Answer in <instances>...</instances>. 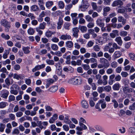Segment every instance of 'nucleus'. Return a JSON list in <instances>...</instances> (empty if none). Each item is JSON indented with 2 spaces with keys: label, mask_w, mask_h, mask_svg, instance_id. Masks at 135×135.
Instances as JSON below:
<instances>
[{
  "label": "nucleus",
  "mask_w": 135,
  "mask_h": 135,
  "mask_svg": "<svg viewBox=\"0 0 135 135\" xmlns=\"http://www.w3.org/2000/svg\"><path fill=\"white\" fill-rule=\"evenodd\" d=\"M58 89V86H54L51 87L48 90L51 92L54 93Z\"/></svg>",
  "instance_id": "17"
},
{
  "label": "nucleus",
  "mask_w": 135,
  "mask_h": 135,
  "mask_svg": "<svg viewBox=\"0 0 135 135\" xmlns=\"http://www.w3.org/2000/svg\"><path fill=\"white\" fill-rule=\"evenodd\" d=\"M8 105V103L6 102H0V108L3 109L5 108Z\"/></svg>",
  "instance_id": "21"
},
{
  "label": "nucleus",
  "mask_w": 135,
  "mask_h": 135,
  "mask_svg": "<svg viewBox=\"0 0 135 135\" xmlns=\"http://www.w3.org/2000/svg\"><path fill=\"white\" fill-rule=\"evenodd\" d=\"M89 23L87 25V27L89 28H93L94 25V23L93 22H89Z\"/></svg>",
  "instance_id": "46"
},
{
  "label": "nucleus",
  "mask_w": 135,
  "mask_h": 135,
  "mask_svg": "<svg viewBox=\"0 0 135 135\" xmlns=\"http://www.w3.org/2000/svg\"><path fill=\"white\" fill-rule=\"evenodd\" d=\"M120 87V84L119 83L114 84L113 86V89L115 90H118Z\"/></svg>",
  "instance_id": "23"
},
{
  "label": "nucleus",
  "mask_w": 135,
  "mask_h": 135,
  "mask_svg": "<svg viewBox=\"0 0 135 135\" xmlns=\"http://www.w3.org/2000/svg\"><path fill=\"white\" fill-rule=\"evenodd\" d=\"M129 55L131 60L135 61V54L130 53L129 54Z\"/></svg>",
  "instance_id": "50"
},
{
  "label": "nucleus",
  "mask_w": 135,
  "mask_h": 135,
  "mask_svg": "<svg viewBox=\"0 0 135 135\" xmlns=\"http://www.w3.org/2000/svg\"><path fill=\"white\" fill-rule=\"evenodd\" d=\"M28 34L30 35H32L34 33V30L32 28L30 27L27 31Z\"/></svg>",
  "instance_id": "47"
},
{
  "label": "nucleus",
  "mask_w": 135,
  "mask_h": 135,
  "mask_svg": "<svg viewBox=\"0 0 135 135\" xmlns=\"http://www.w3.org/2000/svg\"><path fill=\"white\" fill-rule=\"evenodd\" d=\"M103 84L104 85H106L108 84V81L107 80L108 78V76L107 75H104L103 76Z\"/></svg>",
  "instance_id": "30"
},
{
  "label": "nucleus",
  "mask_w": 135,
  "mask_h": 135,
  "mask_svg": "<svg viewBox=\"0 0 135 135\" xmlns=\"http://www.w3.org/2000/svg\"><path fill=\"white\" fill-rule=\"evenodd\" d=\"M112 102L114 103V106L115 108H116L118 107V103L114 99L113 100Z\"/></svg>",
  "instance_id": "51"
},
{
  "label": "nucleus",
  "mask_w": 135,
  "mask_h": 135,
  "mask_svg": "<svg viewBox=\"0 0 135 135\" xmlns=\"http://www.w3.org/2000/svg\"><path fill=\"white\" fill-rule=\"evenodd\" d=\"M118 21L119 22H122L123 25L127 22V20L125 19L123 17L121 16H119L118 17Z\"/></svg>",
  "instance_id": "8"
},
{
  "label": "nucleus",
  "mask_w": 135,
  "mask_h": 135,
  "mask_svg": "<svg viewBox=\"0 0 135 135\" xmlns=\"http://www.w3.org/2000/svg\"><path fill=\"white\" fill-rule=\"evenodd\" d=\"M59 6V8L61 9L63 8L64 7V4L62 1H59L58 2Z\"/></svg>",
  "instance_id": "41"
},
{
  "label": "nucleus",
  "mask_w": 135,
  "mask_h": 135,
  "mask_svg": "<svg viewBox=\"0 0 135 135\" xmlns=\"http://www.w3.org/2000/svg\"><path fill=\"white\" fill-rule=\"evenodd\" d=\"M46 25V23L45 22H43L40 24L39 28L41 29H44Z\"/></svg>",
  "instance_id": "36"
},
{
  "label": "nucleus",
  "mask_w": 135,
  "mask_h": 135,
  "mask_svg": "<svg viewBox=\"0 0 135 135\" xmlns=\"http://www.w3.org/2000/svg\"><path fill=\"white\" fill-rule=\"evenodd\" d=\"M115 41L117 42L118 44L120 46H121L123 43V41L122 40L121 37H117L115 39Z\"/></svg>",
  "instance_id": "24"
},
{
  "label": "nucleus",
  "mask_w": 135,
  "mask_h": 135,
  "mask_svg": "<svg viewBox=\"0 0 135 135\" xmlns=\"http://www.w3.org/2000/svg\"><path fill=\"white\" fill-rule=\"evenodd\" d=\"M6 84L8 85L9 86L12 83H11L9 79L8 78H7L5 80Z\"/></svg>",
  "instance_id": "53"
},
{
  "label": "nucleus",
  "mask_w": 135,
  "mask_h": 135,
  "mask_svg": "<svg viewBox=\"0 0 135 135\" xmlns=\"http://www.w3.org/2000/svg\"><path fill=\"white\" fill-rule=\"evenodd\" d=\"M82 82V80L79 77H75L69 79L68 83L75 86H79L81 85Z\"/></svg>",
  "instance_id": "1"
},
{
  "label": "nucleus",
  "mask_w": 135,
  "mask_h": 135,
  "mask_svg": "<svg viewBox=\"0 0 135 135\" xmlns=\"http://www.w3.org/2000/svg\"><path fill=\"white\" fill-rule=\"evenodd\" d=\"M20 65L18 64H16L13 67L14 69L16 71L19 70L20 69Z\"/></svg>",
  "instance_id": "55"
},
{
  "label": "nucleus",
  "mask_w": 135,
  "mask_h": 135,
  "mask_svg": "<svg viewBox=\"0 0 135 135\" xmlns=\"http://www.w3.org/2000/svg\"><path fill=\"white\" fill-rule=\"evenodd\" d=\"M53 4V2L52 1L47 2L46 4V6L47 8L49 7L52 6Z\"/></svg>",
  "instance_id": "44"
},
{
  "label": "nucleus",
  "mask_w": 135,
  "mask_h": 135,
  "mask_svg": "<svg viewBox=\"0 0 135 135\" xmlns=\"http://www.w3.org/2000/svg\"><path fill=\"white\" fill-rule=\"evenodd\" d=\"M123 3L121 0H117L114 1L112 4L113 7H115L118 6H121L123 5Z\"/></svg>",
  "instance_id": "6"
},
{
  "label": "nucleus",
  "mask_w": 135,
  "mask_h": 135,
  "mask_svg": "<svg viewBox=\"0 0 135 135\" xmlns=\"http://www.w3.org/2000/svg\"><path fill=\"white\" fill-rule=\"evenodd\" d=\"M15 99V97L13 95H9L8 97V101L11 102L12 101H14Z\"/></svg>",
  "instance_id": "42"
},
{
  "label": "nucleus",
  "mask_w": 135,
  "mask_h": 135,
  "mask_svg": "<svg viewBox=\"0 0 135 135\" xmlns=\"http://www.w3.org/2000/svg\"><path fill=\"white\" fill-rule=\"evenodd\" d=\"M64 122L67 124H69L70 123H72L71 120L69 119L68 116H66L64 120Z\"/></svg>",
  "instance_id": "40"
},
{
  "label": "nucleus",
  "mask_w": 135,
  "mask_h": 135,
  "mask_svg": "<svg viewBox=\"0 0 135 135\" xmlns=\"http://www.w3.org/2000/svg\"><path fill=\"white\" fill-rule=\"evenodd\" d=\"M88 8L81 4L79 6V9L82 11L84 12L88 9Z\"/></svg>",
  "instance_id": "32"
},
{
  "label": "nucleus",
  "mask_w": 135,
  "mask_h": 135,
  "mask_svg": "<svg viewBox=\"0 0 135 135\" xmlns=\"http://www.w3.org/2000/svg\"><path fill=\"white\" fill-rule=\"evenodd\" d=\"M93 49L95 51H98L100 49V47L98 45H96L93 46Z\"/></svg>",
  "instance_id": "56"
},
{
  "label": "nucleus",
  "mask_w": 135,
  "mask_h": 135,
  "mask_svg": "<svg viewBox=\"0 0 135 135\" xmlns=\"http://www.w3.org/2000/svg\"><path fill=\"white\" fill-rule=\"evenodd\" d=\"M122 55V53L119 51H116L114 53L113 56L114 57V60L118 58Z\"/></svg>",
  "instance_id": "19"
},
{
  "label": "nucleus",
  "mask_w": 135,
  "mask_h": 135,
  "mask_svg": "<svg viewBox=\"0 0 135 135\" xmlns=\"http://www.w3.org/2000/svg\"><path fill=\"white\" fill-rule=\"evenodd\" d=\"M65 46L69 48H71L73 47V43L71 41H67L65 42Z\"/></svg>",
  "instance_id": "16"
},
{
  "label": "nucleus",
  "mask_w": 135,
  "mask_h": 135,
  "mask_svg": "<svg viewBox=\"0 0 135 135\" xmlns=\"http://www.w3.org/2000/svg\"><path fill=\"white\" fill-rule=\"evenodd\" d=\"M104 89L107 92H109L111 89V87L110 85H108L105 86L104 87Z\"/></svg>",
  "instance_id": "52"
},
{
  "label": "nucleus",
  "mask_w": 135,
  "mask_h": 135,
  "mask_svg": "<svg viewBox=\"0 0 135 135\" xmlns=\"http://www.w3.org/2000/svg\"><path fill=\"white\" fill-rule=\"evenodd\" d=\"M55 33V32H54L50 31H48L46 32L45 35L47 37H50L52 35L54 34Z\"/></svg>",
  "instance_id": "29"
},
{
  "label": "nucleus",
  "mask_w": 135,
  "mask_h": 135,
  "mask_svg": "<svg viewBox=\"0 0 135 135\" xmlns=\"http://www.w3.org/2000/svg\"><path fill=\"white\" fill-rule=\"evenodd\" d=\"M8 118L10 120H14L15 119V116L14 114L12 113H10L9 114Z\"/></svg>",
  "instance_id": "33"
},
{
  "label": "nucleus",
  "mask_w": 135,
  "mask_h": 135,
  "mask_svg": "<svg viewBox=\"0 0 135 135\" xmlns=\"http://www.w3.org/2000/svg\"><path fill=\"white\" fill-rule=\"evenodd\" d=\"M97 24V25L99 26L100 27L102 26H104L105 24L102 19L99 18L96 21Z\"/></svg>",
  "instance_id": "22"
},
{
  "label": "nucleus",
  "mask_w": 135,
  "mask_h": 135,
  "mask_svg": "<svg viewBox=\"0 0 135 135\" xmlns=\"http://www.w3.org/2000/svg\"><path fill=\"white\" fill-rule=\"evenodd\" d=\"M70 25V23H65L64 25V27L66 29L69 30V27Z\"/></svg>",
  "instance_id": "62"
},
{
  "label": "nucleus",
  "mask_w": 135,
  "mask_h": 135,
  "mask_svg": "<svg viewBox=\"0 0 135 135\" xmlns=\"http://www.w3.org/2000/svg\"><path fill=\"white\" fill-rule=\"evenodd\" d=\"M10 93L14 95H16L18 94V91L17 90H15L14 89H11L10 91Z\"/></svg>",
  "instance_id": "58"
},
{
  "label": "nucleus",
  "mask_w": 135,
  "mask_h": 135,
  "mask_svg": "<svg viewBox=\"0 0 135 135\" xmlns=\"http://www.w3.org/2000/svg\"><path fill=\"white\" fill-rule=\"evenodd\" d=\"M81 4L88 8L89 6V4L87 0H82L81 1Z\"/></svg>",
  "instance_id": "26"
},
{
  "label": "nucleus",
  "mask_w": 135,
  "mask_h": 135,
  "mask_svg": "<svg viewBox=\"0 0 135 135\" xmlns=\"http://www.w3.org/2000/svg\"><path fill=\"white\" fill-rule=\"evenodd\" d=\"M30 47H23L22 50L24 52L25 54H28L30 53V51H29V49Z\"/></svg>",
  "instance_id": "28"
},
{
  "label": "nucleus",
  "mask_w": 135,
  "mask_h": 135,
  "mask_svg": "<svg viewBox=\"0 0 135 135\" xmlns=\"http://www.w3.org/2000/svg\"><path fill=\"white\" fill-rule=\"evenodd\" d=\"M126 12V9L124 7L123 8H120L118 9L117 12L118 13H120L123 14L125 13Z\"/></svg>",
  "instance_id": "39"
},
{
  "label": "nucleus",
  "mask_w": 135,
  "mask_h": 135,
  "mask_svg": "<svg viewBox=\"0 0 135 135\" xmlns=\"http://www.w3.org/2000/svg\"><path fill=\"white\" fill-rule=\"evenodd\" d=\"M94 43V41H89L87 44V47H91L93 46Z\"/></svg>",
  "instance_id": "49"
},
{
  "label": "nucleus",
  "mask_w": 135,
  "mask_h": 135,
  "mask_svg": "<svg viewBox=\"0 0 135 135\" xmlns=\"http://www.w3.org/2000/svg\"><path fill=\"white\" fill-rule=\"evenodd\" d=\"M99 61L104 66V68H107L110 65V64L108 60L104 58H100Z\"/></svg>",
  "instance_id": "2"
},
{
  "label": "nucleus",
  "mask_w": 135,
  "mask_h": 135,
  "mask_svg": "<svg viewBox=\"0 0 135 135\" xmlns=\"http://www.w3.org/2000/svg\"><path fill=\"white\" fill-rule=\"evenodd\" d=\"M119 31L117 30H114L112 31V32L110 33V37L112 38H114L116 36H118Z\"/></svg>",
  "instance_id": "11"
},
{
  "label": "nucleus",
  "mask_w": 135,
  "mask_h": 135,
  "mask_svg": "<svg viewBox=\"0 0 135 135\" xmlns=\"http://www.w3.org/2000/svg\"><path fill=\"white\" fill-rule=\"evenodd\" d=\"M131 90L132 89L131 88H129L127 86H125L122 89L123 92L125 94L132 92V91Z\"/></svg>",
  "instance_id": "14"
},
{
  "label": "nucleus",
  "mask_w": 135,
  "mask_h": 135,
  "mask_svg": "<svg viewBox=\"0 0 135 135\" xmlns=\"http://www.w3.org/2000/svg\"><path fill=\"white\" fill-rule=\"evenodd\" d=\"M79 29L82 33H85L87 31V28L85 26H80L79 27Z\"/></svg>",
  "instance_id": "27"
},
{
  "label": "nucleus",
  "mask_w": 135,
  "mask_h": 135,
  "mask_svg": "<svg viewBox=\"0 0 135 135\" xmlns=\"http://www.w3.org/2000/svg\"><path fill=\"white\" fill-rule=\"evenodd\" d=\"M51 47L52 49L54 51H56L58 49V47L57 45L55 44H52L51 45Z\"/></svg>",
  "instance_id": "45"
},
{
  "label": "nucleus",
  "mask_w": 135,
  "mask_h": 135,
  "mask_svg": "<svg viewBox=\"0 0 135 135\" xmlns=\"http://www.w3.org/2000/svg\"><path fill=\"white\" fill-rule=\"evenodd\" d=\"M82 66L83 69L86 70H88L90 68L88 64H83L82 65Z\"/></svg>",
  "instance_id": "48"
},
{
  "label": "nucleus",
  "mask_w": 135,
  "mask_h": 135,
  "mask_svg": "<svg viewBox=\"0 0 135 135\" xmlns=\"http://www.w3.org/2000/svg\"><path fill=\"white\" fill-rule=\"evenodd\" d=\"M104 57L107 59H108L109 61L111 59V57L107 53H105L104 54Z\"/></svg>",
  "instance_id": "54"
},
{
  "label": "nucleus",
  "mask_w": 135,
  "mask_h": 135,
  "mask_svg": "<svg viewBox=\"0 0 135 135\" xmlns=\"http://www.w3.org/2000/svg\"><path fill=\"white\" fill-rule=\"evenodd\" d=\"M58 117V115L57 114H54L52 117L49 119V122L50 123H54L55 121L57 119Z\"/></svg>",
  "instance_id": "12"
},
{
  "label": "nucleus",
  "mask_w": 135,
  "mask_h": 135,
  "mask_svg": "<svg viewBox=\"0 0 135 135\" xmlns=\"http://www.w3.org/2000/svg\"><path fill=\"white\" fill-rule=\"evenodd\" d=\"M99 103H100L101 107L102 109H103L105 108L107 104L104 99L99 100Z\"/></svg>",
  "instance_id": "18"
},
{
  "label": "nucleus",
  "mask_w": 135,
  "mask_h": 135,
  "mask_svg": "<svg viewBox=\"0 0 135 135\" xmlns=\"http://www.w3.org/2000/svg\"><path fill=\"white\" fill-rule=\"evenodd\" d=\"M54 81V80L50 79H49L46 80V88H47L49 87L50 85L53 83Z\"/></svg>",
  "instance_id": "15"
},
{
  "label": "nucleus",
  "mask_w": 135,
  "mask_h": 135,
  "mask_svg": "<svg viewBox=\"0 0 135 135\" xmlns=\"http://www.w3.org/2000/svg\"><path fill=\"white\" fill-rule=\"evenodd\" d=\"M60 38L61 40H71V37L70 35L66 34L61 35L60 37Z\"/></svg>",
  "instance_id": "9"
},
{
  "label": "nucleus",
  "mask_w": 135,
  "mask_h": 135,
  "mask_svg": "<svg viewBox=\"0 0 135 135\" xmlns=\"http://www.w3.org/2000/svg\"><path fill=\"white\" fill-rule=\"evenodd\" d=\"M129 132L133 134H135V128H130L129 129Z\"/></svg>",
  "instance_id": "61"
},
{
  "label": "nucleus",
  "mask_w": 135,
  "mask_h": 135,
  "mask_svg": "<svg viewBox=\"0 0 135 135\" xmlns=\"http://www.w3.org/2000/svg\"><path fill=\"white\" fill-rule=\"evenodd\" d=\"M45 21L47 22V24H50V18L49 17H46L45 18Z\"/></svg>",
  "instance_id": "59"
},
{
  "label": "nucleus",
  "mask_w": 135,
  "mask_h": 135,
  "mask_svg": "<svg viewBox=\"0 0 135 135\" xmlns=\"http://www.w3.org/2000/svg\"><path fill=\"white\" fill-rule=\"evenodd\" d=\"M6 127V125L4 124L1 123H0V132H3Z\"/></svg>",
  "instance_id": "31"
},
{
  "label": "nucleus",
  "mask_w": 135,
  "mask_h": 135,
  "mask_svg": "<svg viewBox=\"0 0 135 135\" xmlns=\"http://www.w3.org/2000/svg\"><path fill=\"white\" fill-rule=\"evenodd\" d=\"M46 62L49 65H53L55 64L54 61L52 60L47 59L46 60Z\"/></svg>",
  "instance_id": "35"
},
{
  "label": "nucleus",
  "mask_w": 135,
  "mask_h": 135,
  "mask_svg": "<svg viewBox=\"0 0 135 135\" xmlns=\"http://www.w3.org/2000/svg\"><path fill=\"white\" fill-rule=\"evenodd\" d=\"M0 23L1 25L7 29H9L11 27L9 23L5 19L2 20Z\"/></svg>",
  "instance_id": "4"
},
{
  "label": "nucleus",
  "mask_w": 135,
  "mask_h": 135,
  "mask_svg": "<svg viewBox=\"0 0 135 135\" xmlns=\"http://www.w3.org/2000/svg\"><path fill=\"white\" fill-rule=\"evenodd\" d=\"M64 62V59L62 58H61L59 60V61L58 63L56 64V65L57 66H60V65L63 64Z\"/></svg>",
  "instance_id": "63"
},
{
  "label": "nucleus",
  "mask_w": 135,
  "mask_h": 135,
  "mask_svg": "<svg viewBox=\"0 0 135 135\" xmlns=\"http://www.w3.org/2000/svg\"><path fill=\"white\" fill-rule=\"evenodd\" d=\"M81 104L82 107L85 108H87L89 106L88 104L86 101L85 100H82L81 102Z\"/></svg>",
  "instance_id": "25"
},
{
  "label": "nucleus",
  "mask_w": 135,
  "mask_h": 135,
  "mask_svg": "<svg viewBox=\"0 0 135 135\" xmlns=\"http://www.w3.org/2000/svg\"><path fill=\"white\" fill-rule=\"evenodd\" d=\"M63 21L62 18L61 17H60L59 18L58 21L57 23V28L58 29H60L61 28L63 24Z\"/></svg>",
  "instance_id": "7"
},
{
  "label": "nucleus",
  "mask_w": 135,
  "mask_h": 135,
  "mask_svg": "<svg viewBox=\"0 0 135 135\" xmlns=\"http://www.w3.org/2000/svg\"><path fill=\"white\" fill-rule=\"evenodd\" d=\"M127 32L125 31H121L120 33V35L121 36L125 37L127 35Z\"/></svg>",
  "instance_id": "57"
},
{
  "label": "nucleus",
  "mask_w": 135,
  "mask_h": 135,
  "mask_svg": "<svg viewBox=\"0 0 135 135\" xmlns=\"http://www.w3.org/2000/svg\"><path fill=\"white\" fill-rule=\"evenodd\" d=\"M9 94V92L8 90L5 89H3L1 91V97L3 98L6 99L7 98Z\"/></svg>",
  "instance_id": "5"
},
{
  "label": "nucleus",
  "mask_w": 135,
  "mask_h": 135,
  "mask_svg": "<svg viewBox=\"0 0 135 135\" xmlns=\"http://www.w3.org/2000/svg\"><path fill=\"white\" fill-rule=\"evenodd\" d=\"M85 18L87 21L89 22H93V20L90 16L88 15L86 16Z\"/></svg>",
  "instance_id": "37"
},
{
  "label": "nucleus",
  "mask_w": 135,
  "mask_h": 135,
  "mask_svg": "<svg viewBox=\"0 0 135 135\" xmlns=\"http://www.w3.org/2000/svg\"><path fill=\"white\" fill-rule=\"evenodd\" d=\"M41 121H39L38 118L37 117H34V127L39 126L41 124Z\"/></svg>",
  "instance_id": "13"
},
{
  "label": "nucleus",
  "mask_w": 135,
  "mask_h": 135,
  "mask_svg": "<svg viewBox=\"0 0 135 135\" xmlns=\"http://www.w3.org/2000/svg\"><path fill=\"white\" fill-rule=\"evenodd\" d=\"M91 5L94 11H96L98 12H100L102 10V7L100 6H98L95 2H92Z\"/></svg>",
  "instance_id": "3"
},
{
  "label": "nucleus",
  "mask_w": 135,
  "mask_h": 135,
  "mask_svg": "<svg viewBox=\"0 0 135 135\" xmlns=\"http://www.w3.org/2000/svg\"><path fill=\"white\" fill-rule=\"evenodd\" d=\"M45 66V65L44 64H42L41 65H38L35 66L34 68V70H39L44 68Z\"/></svg>",
  "instance_id": "20"
},
{
  "label": "nucleus",
  "mask_w": 135,
  "mask_h": 135,
  "mask_svg": "<svg viewBox=\"0 0 135 135\" xmlns=\"http://www.w3.org/2000/svg\"><path fill=\"white\" fill-rule=\"evenodd\" d=\"M62 13L60 11H58L53 13L52 14L53 16L54 17L58 16V15H60Z\"/></svg>",
  "instance_id": "34"
},
{
  "label": "nucleus",
  "mask_w": 135,
  "mask_h": 135,
  "mask_svg": "<svg viewBox=\"0 0 135 135\" xmlns=\"http://www.w3.org/2000/svg\"><path fill=\"white\" fill-rule=\"evenodd\" d=\"M79 125L80 126H81L82 130L83 129H87V127L86 126L82 123L79 122Z\"/></svg>",
  "instance_id": "60"
},
{
  "label": "nucleus",
  "mask_w": 135,
  "mask_h": 135,
  "mask_svg": "<svg viewBox=\"0 0 135 135\" xmlns=\"http://www.w3.org/2000/svg\"><path fill=\"white\" fill-rule=\"evenodd\" d=\"M135 108V103H133L130 106L129 109L131 110H134Z\"/></svg>",
  "instance_id": "64"
},
{
  "label": "nucleus",
  "mask_w": 135,
  "mask_h": 135,
  "mask_svg": "<svg viewBox=\"0 0 135 135\" xmlns=\"http://www.w3.org/2000/svg\"><path fill=\"white\" fill-rule=\"evenodd\" d=\"M1 36L2 38L6 40H9L10 38V36L8 35H5L4 33H2L1 34Z\"/></svg>",
  "instance_id": "38"
},
{
  "label": "nucleus",
  "mask_w": 135,
  "mask_h": 135,
  "mask_svg": "<svg viewBox=\"0 0 135 135\" xmlns=\"http://www.w3.org/2000/svg\"><path fill=\"white\" fill-rule=\"evenodd\" d=\"M110 66L112 68H115L117 66V63L115 61H113L111 63Z\"/></svg>",
  "instance_id": "43"
},
{
  "label": "nucleus",
  "mask_w": 135,
  "mask_h": 135,
  "mask_svg": "<svg viewBox=\"0 0 135 135\" xmlns=\"http://www.w3.org/2000/svg\"><path fill=\"white\" fill-rule=\"evenodd\" d=\"M73 36L76 38H78V32L79 30L77 27H74L73 28Z\"/></svg>",
  "instance_id": "10"
}]
</instances>
